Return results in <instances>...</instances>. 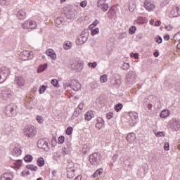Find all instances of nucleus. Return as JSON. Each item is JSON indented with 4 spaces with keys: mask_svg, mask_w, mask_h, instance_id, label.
<instances>
[{
    "mask_svg": "<svg viewBox=\"0 0 180 180\" xmlns=\"http://www.w3.org/2000/svg\"><path fill=\"white\" fill-rule=\"evenodd\" d=\"M24 136L27 137V139H34L36 134H37V131L32 125H26L23 129Z\"/></svg>",
    "mask_w": 180,
    "mask_h": 180,
    "instance_id": "1",
    "label": "nucleus"
},
{
    "mask_svg": "<svg viewBox=\"0 0 180 180\" xmlns=\"http://www.w3.org/2000/svg\"><path fill=\"white\" fill-rule=\"evenodd\" d=\"M64 13L68 19H75V16L78 15V11L72 6L65 7Z\"/></svg>",
    "mask_w": 180,
    "mask_h": 180,
    "instance_id": "2",
    "label": "nucleus"
},
{
    "mask_svg": "<svg viewBox=\"0 0 180 180\" xmlns=\"http://www.w3.org/2000/svg\"><path fill=\"white\" fill-rule=\"evenodd\" d=\"M21 27L27 30H33L34 29H37V22L33 20H27L21 23Z\"/></svg>",
    "mask_w": 180,
    "mask_h": 180,
    "instance_id": "3",
    "label": "nucleus"
},
{
    "mask_svg": "<svg viewBox=\"0 0 180 180\" xmlns=\"http://www.w3.org/2000/svg\"><path fill=\"white\" fill-rule=\"evenodd\" d=\"M11 74V70L6 67L0 68V84L6 81L7 77Z\"/></svg>",
    "mask_w": 180,
    "mask_h": 180,
    "instance_id": "4",
    "label": "nucleus"
},
{
    "mask_svg": "<svg viewBox=\"0 0 180 180\" xmlns=\"http://www.w3.org/2000/svg\"><path fill=\"white\" fill-rule=\"evenodd\" d=\"M102 160V155L98 153H94L89 156V161L92 165H96L99 164Z\"/></svg>",
    "mask_w": 180,
    "mask_h": 180,
    "instance_id": "5",
    "label": "nucleus"
},
{
    "mask_svg": "<svg viewBox=\"0 0 180 180\" xmlns=\"http://www.w3.org/2000/svg\"><path fill=\"white\" fill-rule=\"evenodd\" d=\"M169 126L172 129V130H174V131H178L180 129V120L179 119L172 118L169 121Z\"/></svg>",
    "mask_w": 180,
    "mask_h": 180,
    "instance_id": "6",
    "label": "nucleus"
},
{
    "mask_svg": "<svg viewBox=\"0 0 180 180\" xmlns=\"http://www.w3.org/2000/svg\"><path fill=\"white\" fill-rule=\"evenodd\" d=\"M15 108H16V106L13 103H11L7 105L5 109V114L6 115V116H8V117H12V116H13V115L16 113Z\"/></svg>",
    "mask_w": 180,
    "mask_h": 180,
    "instance_id": "7",
    "label": "nucleus"
},
{
    "mask_svg": "<svg viewBox=\"0 0 180 180\" xmlns=\"http://www.w3.org/2000/svg\"><path fill=\"white\" fill-rule=\"evenodd\" d=\"M180 15V6L178 5L174 6L169 13V18H178Z\"/></svg>",
    "mask_w": 180,
    "mask_h": 180,
    "instance_id": "8",
    "label": "nucleus"
},
{
    "mask_svg": "<svg viewBox=\"0 0 180 180\" xmlns=\"http://www.w3.org/2000/svg\"><path fill=\"white\" fill-rule=\"evenodd\" d=\"M136 81V73L133 71H129L125 78L126 84H133Z\"/></svg>",
    "mask_w": 180,
    "mask_h": 180,
    "instance_id": "9",
    "label": "nucleus"
},
{
    "mask_svg": "<svg viewBox=\"0 0 180 180\" xmlns=\"http://www.w3.org/2000/svg\"><path fill=\"white\" fill-rule=\"evenodd\" d=\"M12 96H13V94L11 90L4 89L1 91V98L3 101H10Z\"/></svg>",
    "mask_w": 180,
    "mask_h": 180,
    "instance_id": "10",
    "label": "nucleus"
},
{
    "mask_svg": "<svg viewBox=\"0 0 180 180\" xmlns=\"http://www.w3.org/2000/svg\"><path fill=\"white\" fill-rule=\"evenodd\" d=\"M143 6L148 12H153L155 9V5L150 0H146L143 3Z\"/></svg>",
    "mask_w": 180,
    "mask_h": 180,
    "instance_id": "11",
    "label": "nucleus"
},
{
    "mask_svg": "<svg viewBox=\"0 0 180 180\" xmlns=\"http://www.w3.org/2000/svg\"><path fill=\"white\" fill-rule=\"evenodd\" d=\"M20 155H22V150L20 147H15L13 149L12 157L11 158V160H15L18 157H20Z\"/></svg>",
    "mask_w": 180,
    "mask_h": 180,
    "instance_id": "12",
    "label": "nucleus"
},
{
    "mask_svg": "<svg viewBox=\"0 0 180 180\" xmlns=\"http://www.w3.org/2000/svg\"><path fill=\"white\" fill-rule=\"evenodd\" d=\"M20 56L22 57V59L24 60V61H26L27 60L32 59L33 57V52L30 51H23L21 52Z\"/></svg>",
    "mask_w": 180,
    "mask_h": 180,
    "instance_id": "13",
    "label": "nucleus"
},
{
    "mask_svg": "<svg viewBox=\"0 0 180 180\" xmlns=\"http://www.w3.org/2000/svg\"><path fill=\"white\" fill-rule=\"evenodd\" d=\"M129 116L131 122H130L131 126H136L139 122V114L137 112H129Z\"/></svg>",
    "mask_w": 180,
    "mask_h": 180,
    "instance_id": "14",
    "label": "nucleus"
},
{
    "mask_svg": "<svg viewBox=\"0 0 180 180\" xmlns=\"http://www.w3.org/2000/svg\"><path fill=\"white\" fill-rule=\"evenodd\" d=\"M105 0H98L97 2V6L101 8L103 12H106L109 9V5L105 4Z\"/></svg>",
    "mask_w": 180,
    "mask_h": 180,
    "instance_id": "15",
    "label": "nucleus"
},
{
    "mask_svg": "<svg viewBox=\"0 0 180 180\" xmlns=\"http://www.w3.org/2000/svg\"><path fill=\"white\" fill-rule=\"evenodd\" d=\"M70 87L73 91H79L81 89V83L78 80H72L70 82Z\"/></svg>",
    "mask_w": 180,
    "mask_h": 180,
    "instance_id": "16",
    "label": "nucleus"
},
{
    "mask_svg": "<svg viewBox=\"0 0 180 180\" xmlns=\"http://www.w3.org/2000/svg\"><path fill=\"white\" fill-rule=\"evenodd\" d=\"M27 13L26 10L21 9L19 10L17 13V18L19 19V20H23L24 19H26Z\"/></svg>",
    "mask_w": 180,
    "mask_h": 180,
    "instance_id": "17",
    "label": "nucleus"
},
{
    "mask_svg": "<svg viewBox=\"0 0 180 180\" xmlns=\"http://www.w3.org/2000/svg\"><path fill=\"white\" fill-rule=\"evenodd\" d=\"M13 179V174L11 172H6L1 175L0 180H12Z\"/></svg>",
    "mask_w": 180,
    "mask_h": 180,
    "instance_id": "18",
    "label": "nucleus"
},
{
    "mask_svg": "<svg viewBox=\"0 0 180 180\" xmlns=\"http://www.w3.org/2000/svg\"><path fill=\"white\" fill-rule=\"evenodd\" d=\"M46 54L49 56L51 57V60H57V54L53 49H48L46 51Z\"/></svg>",
    "mask_w": 180,
    "mask_h": 180,
    "instance_id": "19",
    "label": "nucleus"
},
{
    "mask_svg": "<svg viewBox=\"0 0 180 180\" xmlns=\"http://www.w3.org/2000/svg\"><path fill=\"white\" fill-rule=\"evenodd\" d=\"M95 117V114H94V111L90 110L86 112L84 115V119L85 120H87V122H89V120H91Z\"/></svg>",
    "mask_w": 180,
    "mask_h": 180,
    "instance_id": "20",
    "label": "nucleus"
},
{
    "mask_svg": "<svg viewBox=\"0 0 180 180\" xmlns=\"http://www.w3.org/2000/svg\"><path fill=\"white\" fill-rule=\"evenodd\" d=\"M127 141L129 143H133L136 141V134L134 133H129L127 134L126 137Z\"/></svg>",
    "mask_w": 180,
    "mask_h": 180,
    "instance_id": "21",
    "label": "nucleus"
},
{
    "mask_svg": "<svg viewBox=\"0 0 180 180\" xmlns=\"http://www.w3.org/2000/svg\"><path fill=\"white\" fill-rule=\"evenodd\" d=\"M108 18L109 19H116V11L115 8H110L108 13Z\"/></svg>",
    "mask_w": 180,
    "mask_h": 180,
    "instance_id": "22",
    "label": "nucleus"
},
{
    "mask_svg": "<svg viewBox=\"0 0 180 180\" xmlns=\"http://www.w3.org/2000/svg\"><path fill=\"white\" fill-rule=\"evenodd\" d=\"M15 81L18 86H23L25 85V79H23L22 77L16 76Z\"/></svg>",
    "mask_w": 180,
    "mask_h": 180,
    "instance_id": "23",
    "label": "nucleus"
},
{
    "mask_svg": "<svg viewBox=\"0 0 180 180\" xmlns=\"http://www.w3.org/2000/svg\"><path fill=\"white\" fill-rule=\"evenodd\" d=\"M37 147L39 148H46L47 147V142L43 139H40L37 142Z\"/></svg>",
    "mask_w": 180,
    "mask_h": 180,
    "instance_id": "24",
    "label": "nucleus"
},
{
    "mask_svg": "<svg viewBox=\"0 0 180 180\" xmlns=\"http://www.w3.org/2000/svg\"><path fill=\"white\" fill-rule=\"evenodd\" d=\"M63 23H64V19L61 17L57 18L55 20V25L57 26V27L63 26Z\"/></svg>",
    "mask_w": 180,
    "mask_h": 180,
    "instance_id": "25",
    "label": "nucleus"
},
{
    "mask_svg": "<svg viewBox=\"0 0 180 180\" xmlns=\"http://www.w3.org/2000/svg\"><path fill=\"white\" fill-rule=\"evenodd\" d=\"M146 22H147V20L144 17H139L135 20L136 25H144Z\"/></svg>",
    "mask_w": 180,
    "mask_h": 180,
    "instance_id": "26",
    "label": "nucleus"
},
{
    "mask_svg": "<svg viewBox=\"0 0 180 180\" xmlns=\"http://www.w3.org/2000/svg\"><path fill=\"white\" fill-rule=\"evenodd\" d=\"M67 175L68 178H74L75 176V169H68Z\"/></svg>",
    "mask_w": 180,
    "mask_h": 180,
    "instance_id": "27",
    "label": "nucleus"
},
{
    "mask_svg": "<svg viewBox=\"0 0 180 180\" xmlns=\"http://www.w3.org/2000/svg\"><path fill=\"white\" fill-rule=\"evenodd\" d=\"M80 114L81 110H79V109L78 108H76V110L73 112V115L71 117V120H75V119H77V117H78V116H79Z\"/></svg>",
    "mask_w": 180,
    "mask_h": 180,
    "instance_id": "28",
    "label": "nucleus"
},
{
    "mask_svg": "<svg viewBox=\"0 0 180 180\" xmlns=\"http://www.w3.org/2000/svg\"><path fill=\"white\" fill-rule=\"evenodd\" d=\"M168 116H169V110H163L160 113V117H162V119H167Z\"/></svg>",
    "mask_w": 180,
    "mask_h": 180,
    "instance_id": "29",
    "label": "nucleus"
},
{
    "mask_svg": "<svg viewBox=\"0 0 180 180\" xmlns=\"http://www.w3.org/2000/svg\"><path fill=\"white\" fill-rule=\"evenodd\" d=\"M14 165L17 169H19L20 167H22V160L18 159V158H15V160H14Z\"/></svg>",
    "mask_w": 180,
    "mask_h": 180,
    "instance_id": "30",
    "label": "nucleus"
},
{
    "mask_svg": "<svg viewBox=\"0 0 180 180\" xmlns=\"http://www.w3.org/2000/svg\"><path fill=\"white\" fill-rule=\"evenodd\" d=\"M46 70H47V64H43L39 65L37 72L38 74H40V72H43L44 71H46Z\"/></svg>",
    "mask_w": 180,
    "mask_h": 180,
    "instance_id": "31",
    "label": "nucleus"
},
{
    "mask_svg": "<svg viewBox=\"0 0 180 180\" xmlns=\"http://www.w3.org/2000/svg\"><path fill=\"white\" fill-rule=\"evenodd\" d=\"M153 133L156 137H165V132L164 131H158L157 129H154Z\"/></svg>",
    "mask_w": 180,
    "mask_h": 180,
    "instance_id": "32",
    "label": "nucleus"
},
{
    "mask_svg": "<svg viewBox=\"0 0 180 180\" xmlns=\"http://www.w3.org/2000/svg\"><path fill=\"white\" fill-rule=\"evenodd\" d=\"M129 12H134L136 11V3L131 1L129 6Z\"/></svg>",
    "mask_w": 180,
    "mask_h": 180,
    "instance_id": "33",
    "label": "nucleus"
},
{
    "mask_svg": "<svg viewBox=\"0 0 180 180\" xmlns=\"http://www.w3.org/2000/svg\"><path fill=\"white\" fill-rule=\"evenodd\" d=\"M86 40H88V38H84V39L78 38V39L76 40V44H77V46H82V44H84V43H85V42L86 41Z\"/></svg>",
    "mask_w": 180,
    "mask_h": 180,
    "instance_id": "34",
    "label": "nucleus"
},
{
    "mask_svg": "<svg viewBox=\"0 0 180 180\" xmlns=\"http://www.w3.org/2000/svg\"><path fill=\"white\" fill-rule=\"evenodd\" d=\"M89 30L91 32V36H96V34H99V28H90Z\"/></svg>",
    "mask_w": 180,
    "mask_h": 180,
    "instance_id": "35",
    "label": "nucleus"
},
{
    "mask_svg": "<svg viewBox=\"0 0 180 180\" xmlns=\"http://www.w3.org/2000/svg\"><path fill=\"white\" fill-rule=\"evenodd\" d=\"M103 169H98L94 172V174L92 175V177L96 178V176H99V175H101V174H103Z\"/></svg>",
    "mask_w": 180,
    "mask_h": 180,
    "instance_id": "36",
    "label": "nucleus"
},
{
    "mask_svg": "<svg viewBox=\"0 0 180 180\" xmlns=\"http://www.w3.org/2000/svg\"><path fill=\"white\" fill-rule=\"evenodd\" d=\"M89 152V146L85 144L83 145L82 148V153H83L84 154H86V153Z\"/></svg>",
    "mask_w": 180,
    "mask_h": 180,
    "instance_id": "37",
    "label": "nucleus"
},
{
    "mask_svg": "<svg viewBox=\"0 0 180 180\" xmlns=\"http://www.w3.org/2000/svg\"><path fill=\"white\" fill-rule=\"evenodd\" d=\"M0 5L1 6H8V5H11V0H0Z\"/></svg>",
    "mask_w": 180,
    "mask_h": 180,
    "instance_id": "38",
    "label": "nucleus"
},
{
    "mask_svg": "<svg viewBox=\"0 0 180 180\" xmlns=\"http://www.w3.org/2000/svg\"><path fill=\"white\" fill-rule=\"evenodd\" d=\"M32 160L33 156H32V155H27L24 158V161H25V162H32Z\"/></svg>",
    "mask_w": 180,
    "mask_h": 180,
    "instance_id": "39",
    "label": "nucleus"
},
{
    "mask_svg": "<svg viewBox=\"0 0 180 180\" xmlns=\"http://www.w3.org/2000/svg\"><path fill=\"white\" fill-rule=\"evenodd\" d=\"M37 165L39 167H44V158H39L37 160Z\"/></svg>",
    "mask_w": 180,
    "mask_h": 180,
    "instance_id": "40",
    "label": "nucleus"
},
{
    "mask_svg": "<svg viewBox=\"0 0 180 180\" xmlns=\"http://www.w3.org/2000/svg\"><path fill=\"white\" fill-rule=\"evenodd\" d=\"M99 25V21L98 20H95L93 23H91L89 26V29H95L96 26H98Z\"/></svg>",
    "mask_w": 180,
    "mask_h": 180,
    "instance_id": "41",
    "label": "nucleus"
},
{
    "mask_svg": "<svg viewBox=\"0 0 180 180\" xmlns=\"http://www.w3.org/2000/svg\"><path fill=\"white\" fill-rule=\"evenodd\" d=\"M122 108H123V104L118 103L115 105V110L116 112H120V110H122Z\"/></svg>",
    "mask_w": 180,
    "mask_h": 180,
    "instance_id": "42",
    "label": "nucleus"
},
{
    "mask_svg": "<svg viewBox=\"0 0 180 180\" xmlns=\"http://www.w3.org/2000/svg\"><path fill=\"white\" fill-rule=\"evenodd\" d=\"M100 81L102 82V84H105V82H108V75H103L101 76Z\"/></svg>",
    "mask_w": 180,
    "mask_h": 180,
    "instance_id": "43",
    "label": "nucleus"
},
{
    "mask_svg": "<svg viewBox=\"0 0 180 180\" xmlns=\"http://www.w3.org/2000/svg\"><path fill=\"white\" fill-rule=\"evenodd\" d=\"M136 30H137V27H136V26H131L129 29V34H134V33H136Z\"/></svg>",
    "mask_w": 180,
    "mask_h": 180,
    "instance_id": "44",
    "label": "nucleus"
},
{
    "mask_svg": "<svg viewBox=\"0 0 180 180\" xmlns=\"http://www.w3.org/2000/svg\"><path fill=\"white\" fill-rule=\"evenodd\" d=\"M112 85H114L115 86H119V85H120L122 84V80H120V79H115V81L112 82Z\"/></svg>",
    "mask_w": 180,
    "mask_h": 180,
    "instance_id": "45",
    "label": "nucleus"
},
{
    "mask_svg": "<svg viewBox=\"0 0 180 180\" xmlns=\"http://www.w3.org/2000/svg\"><path fill=\"white\" fill-rule=\"evenodd\" d=\"M88 67L95 69L98 67V63H96V62H94V63L89 62L88 63Z\"/></svg>",
    "mask_w": 180,
    "mask_h": 180,
    "instance_id": "46",
    "label": "nucleus"
},
{
    "mask_svg": "<svg viewBox=\"0 0 180 180\" xmlns=\"http://www.w3.org/2000/svg\"><path fill=\"white\" fill-rule=\"evenodd\" d=\"M51 83V85H53V86H56L57 88L60 86V84H58V80H57L56 79H52Z\"/></svg>",
    "mask_w": 180,
    "mask_h": 180,
    "instance_id": "47",
    "label": "nucleus"
},
{
    "mask_svg": "<svg viewBox=\"0 0 180 180\" xmlns=\"http://www.w3.org/2000/svg\"><path fill=\"white\" fill-rule=\"evenodd\" d=\"M72 47V44L71 42H66L64 45H63V49L65 50H70V49H71Z\"/></svg>",
    "mask_w": 180,
    "mask_h": 180,
    "instance_id": "48",
    "label": "nucleus"
},
{
    "mask_svg": "<svg viewBox=\"0 0 180 180\" xmlns=\"http://www.w3.org/2000/svg\"><path fill=\"white\" fill-rule=\"evenodd\" d=\"M27 168L30 169V171H37V167L33 165H27Z\"/></svg>",
    "mask_w": 180,
    "mask_h": 180,
    "instance_id": "49",
    "label": "nucleus"
},
{
    "mask_svg": "<svg viewBox=\"0 0 180 180\" xmlns=\"http://www.w3.org/2000/svg\"><path fill=\"white\" fill-rule=\"evenodd\" d=\"M126 37H127V33H126V32H122V33L120 34L118 36V39L120 40H123V39H126Z\"/></svg>",
    "mask_w": 180,
    "mask_h": 180,
    "instance_id": "50",
    "label": "nucleus"
},
{
    "mask_svg": "<svg viewBox=\"0 0 180 180\" xmlns=\"http://www.w3.org/2000/svg\"><path fill=\"white\" fill-rule=\"evenodd\" d=\"M36 120L38 122V123H39L40 124H41L43 122H44L43 117H41V115H37L36 117Z\"/></svg>",
    "mask_w": 180,
    "mask_h": 180,
    "instance_id": "51",
    "label": "nucleus"
},
{
    "mask_svg": "<svg viewBox=\"0 0 180 180\" xmlns=\"http://www.w3.org/2000/svg\"><path fill=\"white\" fill-rule=\"evenodd\" d=\"M155 41L156 43H158V44H161V43H162V38H161V37H160V36H157L155 38Z\"/></svg>",
    "mask_w": 180,
    "mask_h": 180,
    "instance_id": "52",
    "label": "nucleus"
},
{
    "mask_svg": "<svg viewBox=\"0 0 180 180\" xmlns=\"http://www.w3.org/2000/svg\"><path fill=\"white\" fill-rule=\"evenodd\" d=\"M46 89H47V87L44 85H42L40 86L39 88V94H44V92L46 91Z\"/></svg>",
    "mask_w": 180,
    "mask_h": 180,
    "instance_id": "53",
    "label": "nucleus"
},
{
    "mask_svg": "<svg viewBox=\"0 0 180 180\" xmlns=\"http://www.w3.org/2000/svg\"><path fill=\"white\" fill-rule=\"evenodd\" d=\"M130 68V65L127 63H124L122 65V70H127Z\"/></svg>",
    "mask_w": 180,
    "mask_h": 180,
    "instance_id": "54",
    "label": "nucleus"
},
{
    "mask_svg": "<svg viewBox=\"0 0 180 180\" xmlns=\"http://www.w3.org/2000/svg\"><path fill=\"white\" fill-rule=\"evenodd\" d=\"M65 141V138L61 136H59L58 143V144H63V143H64Z\"/></svg>",
    "mask_w": 180,
    "mask_h": 180,
    "instance_id": "55",
    "label": "nucleus"
},
{
    "mask_svg": "<svg viewBox=\"0 0 180 180\" xmlns=\"http://www.w3.org/2000/svg\"><path fill=\"white\" fill-rule=\"evenodd\" d=\"M79 5L82 8H86V5H88V2L86 1V0H84L80 2Z\"/></svg>",
    "mask_w": 180,
    "mask_h": 180,
    "instance_id": "56",
    "label": "nucleus"
},
{
    "mask_svg": "<svg viewBox=\"0 0 180 180\" xmlns=\"http://www.w3.org/2000/svg\"><path fill=\"white\" fill-rule=\"evenodd\" d=\"M175 41H179L180 40V32L176 34L174 37Z\"/></svg>",
    "mask_w": 180,
    "mask_h": 180,
    "instance_id": "57",
    "label": "nucleus"
},
{
    "mask_svg": "<svg viewBox=\"0 0 180 180\" xmlns=\"http://www.w3.org/2000/svg\"><path fill=\"white\" fill-rule=\"evenodd\" d=\"M97 123L100 124H105V121H103V119L102 117L97 118Z\"/></svg>",
    "mask_w": 180,
    "mask_h": 180,
    "instance_id": "58",
    "label": "nucleus"
},
{
    "mask_svg": "<svg viewBox=\"0 0 180 180\" xmlns=\"http://www.w3.org/2000/svg\"><path fill=\"white\" fill-rule=\"evenodd\" d=\"M72 130H74L72 129V127H68L66 130V134H68V136H70V134H72Z\"/></svg>",
    "mask_w": 180,
    "mask_h": 180,
    "instance_id": "59",
    "label": "nucleus"
},
{
    "mask_svg": "<svg viewBox=\"0 0 180 180\" xmlns=\"http://www.w3.org/2000/svg\"><path fill=\"white\" fill-rule=\"evenodd\" d=\"M165 29L166 30H168V32H171V30H172V29H174V27H172V25H165Z\"/></svg>",
    "mask_w": 180,
    "mask_h": 180,
    "instance_id": "60",
    "label": "nucleus"
},
{
    "mask_svg": "<svg viewBox=\"0 0 180 180\" xmlns=\"http://www.w3.org/2000/svg\"><path fill=\"white\" fill-rule=\"evenodd\" d=\"M164 150L165 151H169V143H165Z\"/></svg>",
    "mask_w": 180,
    "mask_h": 180,
    "instance_id": "61",
    "label": "nucleus"
},
{
    "mask_svg": "<svg viewBox=\"0 0 180 180\" xmlns=\"http://www.w3.org/2000/svg\"><path fill=\"white\" fill-rule=\"evenodd\" d=\"M103 126H105L104 124H98V123H96V129H98V130H101V129H102V127H103Z\"/></svg>",
    "mask_w": 180,
    "mask_h": 180,
    "instance_id": "62",
    "label": "nucleus"
},
{
    "mask_svg": "<svg viewBox=\"0 0 180 180\" xmlns=\"http://www.w3.org/2000/svg\"><path fill=\"white\" fill-rule=\"evenodd\" d=\"M112 117H113V112H110L107 113V119L110 120V119H112Z\"/></svg>",
    "mask_w": 180,
    "mask_h": 180,
    "instance_id": "63",
    "label": "nucleus"
},
{
    "mask_svg": "<svg viewBox=\"0 0 180 180\" xmlns=\"http://www.w3.org/2000/svg\"><path fill=\"white\" fill-rule=\"evenodd\" d=\"M77 109H79V110L82 111L84 109V103H80L78 105Z\"/></svg>",
    "mask_w": 180,
    "mask_h": 180,
    "instance_id": "64",
    "label": "nucleus"
}]
</instances>
